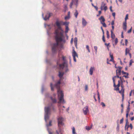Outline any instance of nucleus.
Wrapping results in <instances>:
<instances>
[{
  "mask_svg": "<svg viewBox=\"0 0 134 134\" xmlns=\"http://www.w3.org/2000/svg\"><path fill=\"white\" fill-rule=\"evenodd\" d=\"M94 49L95 51H96V53L97 52V47L96 46H94Z\"/></svg>",
  "mask_w": 134,
  "mask_h": 134,
  "instance_id": "nucleus-41",
  "label": "nucleus"
},
{
  "mask_svg": "<svg viewBox=\"0 0 134 134\" xmlns=\"http://www.w3.org/2000/svg\"><path fill=\"white\" fill-rule=\"evenodd\" d=\"M129 113H127L126 114V118H127L128 115H129Z\"/></svg>",
  "mask_w": 134,
  "mask_h": 134,
  "instance_id": "nucleus-50",
  "label": "nucleus"
},
{
  "mask_svg": "<svg viewBox=\"0 0 134 134\" xmlns=\"http://www.w3.org/2000/svg\"><path fill=\"white\" fill-rule=\"evenodd\" d=\"M86 48L87 49V50L88 51V52H90V51L89 49V47L88 45H87L86 46Z\"/></svg>",
  "mask_w": 134,
  "mask_h": 134,
  "instance_id": "nucleus-32",
  "label": "nucleus"
},
{
  "mask_svg": "<svg viewBox=\"0 0 134 134\" xmlns=\"http://www.w3.org/2000/svg\"><path fill=\"white\" fill-rule=\"evenodd\" d=\"M123 77H125L126 78H127L128 77L127 76V75L126 76L124 75L123 76Z\"/></svg>",
  "mask_w": 134,
  "mask_h": 134,
  "instance_id": "nucleus-57",
  "label": "nucleus"
},
{
  "mask_svg": "<svg viewBox=\"0 0 134 134\" xmlns=\"http://www.w3.org/2000/svg\"><path fill=\"white\" fill-rule=\"evenodd\" d=\"M125 45L126 46H127V43L128 42L127 40V39H125Z\"/></svg>",
  "mask_w": 134,
  "mask_h": 134,
  "instance_id": "nucleus-45",
  "label": "nucleus"
},
{
  "mask_svg": "<svg viewBox=\"0 0 134 134\" xmlns=\"http://www.w3.org/2000/svg\"><path fill=\"white\" fill-rule=\"evenodd\" d=\"M70 17L69 16H66L65 17V20L68 19H69L70 18Z\"/></svg>",
  "mask_w": 134,
  "mask_h": 134,
  "instance_id": "nucleus-39",
  "label": "nucleus"
},
{
  "mask_svg": "<svg viewBox=\"0 0 134 134\" xmlns=\"http://www.w3.org/2000/svg\"><path fill=\"white\" fill-rule=\"evenodd\" d=\"M107 37L108 38H109V32L107 30Z\"/></svg>",
  "mask_w": 134,
  "mask_h": 134,
  "instance_id": "nucleus-29",
  "label": "nucleus"
},
{
  "mask_svg": "<svg viewBox=\"0 0 134 134\" xmlns=\"http://www.w3.org/2000/svg\"><path fill=\"white\" fill-rule=\"evenodd\" d=\"M102 40L104 42H105V37L104 35H103L102 37Z\"/></svg>",
  "mask_w": 134,
  "mask_h": 134,
  "instance_id": "nucleus-37",
  "label": "nucleus"
},
{
  "mask_svg": "<svg viewBox=\"0 0 134 134\" xmlns=\"http://www.w3.org/2000/svg\"><path fill=\"white\" fill-rule=\"evenodd\" d=\"M66 28H65V33H66L68 32V31L69 30L68 26H67L66 25Z\"/></svg>",
  "mask_w": 134,
  "mask_h": 134,
  "instance_id": "nucleus-22",
  "label": "nucleus"
},
{
  "mask_svg": "<svg viewBox=\"0 0 134 134\" xmlns=\"http://www.w3.org/2000/svg\"><path fill=\"white\" fill-rule=\"evenodd\" d=\"M52 13H48L46 15L45 17L44 18V19L45 20H48L50 17L52 16Z\"/></svg>",
  "mask_w": 134,
  "mask_h": 134,
  "instance_id": "nucleus-13",
  "label": "nucleus"
},
{
  "mask_svg": "<svg viewBox=\"0 0 134 134\" xmlns=\"http://www.w3.org/2000/svg\"><path fill=\"white\" fill-rule=\"evenodd\" d=\"M66 37L67 40H68V36L66 34Z\"/></svg>",
  "mask_w": 134,
  "mask_h": 134,
  "instance_id": "nucleus-58",
  "label": "nucleus"
},
{
  "mask_svg": "<svg viewBox=\"0 0 134 134\" xmlns=\"http://www.w3.org/2000/svg\"><path fill=\"white\" fill-rule=\"evenodd\" d=\"M64 74L63 72H61L60 71H59V76L60 78V79H61L62 77Z\"/></svg>",
  "mask_w": 134,
  "mask_h": 134,
  "instance_id": "nucleus-18",
  "label": "nucleus"
},
{
  "mask_svg": "<svg viewBox=\"0 0 134 134\" xmlns=\"http://www.w3.org/2000/svg\"><path fill=\"white\" fill-rule=\"evenodd\" d=\"M129 107L127 108V111H126V113H129V111H130V108H129Z\"/></svg>",
  "mask_w": 134,
  "mask_h": 134,
  "instance_id": "nucleus-34",
  "label": "nucleus"
},
{
  "mask_svg": "<svg viewBox=\"0 0 134 134\" xmlns=\"http://www.w3.org/2000/svg\"><path fill=\"white\" fill-rule=\"evenodd\" d=\"M69 23L67 22H63V23H62V25H65V27H66V26L67 25V26H68V25L69 24Z\"/></svg>",
  "mask_w": 134,
  "mask_h": 134,
  "instance_id": "nucleus-23",
  "label": "nucleus"
},
{
  "mask_svg": "<svg viewBox=\"0 0 134 134\" xmlns=\"http://www.w3.org/2000/svg\"><path fill=\"white\" fill-rule=\"evenodd\" d=\"M99 19L101 23L103 25V26L104 27H106L107 25L104 23L105 19L103 16H101L100 18H99Z\"/></svg>",
  "mask_w": 134,
  "mask_h": 134,
  "instance_id": "nucleus-6",
  "label": "nucleus"
},
{
  "mask_svg": "<svg viewBox=\"0 0 134 134\" xmlns=\"http://www.w3.org/2000/svg\"><path fill=\"white\" fill-rule=\"evenodd\" d=\"M132 90H131V92H130V94H129V96H131V94H132Z\"/></svg>",
  "mask_w": 134,
  "mask_h": 134,
  "instance_id": "nucleus-54",
  "label": "nucleus"
},
{
  "mask_svg": "<svg viewBox=\"0 0 134 134\" xmlns=\"http://www.w3.org/2000/svg\"><path fill=\"white\" fill-rule=\"evenodd\" d=\"M94 8H95V9H96V10H98V8L96 6H94Z\"/></svg>",
  "mask_w": 134,
  "mask_h": 134,
  "instance_id": "nucleus-53",
  "label": "nucleus"
},
{
  "mask_svg": "<svg viewBox=\"0 0 134 134\" xmlns=\"http://www.w3.org/2000/svg\"><path fill=\"white\" fill-rule=\"evenodd\" d=\"M123 121V119L122 118L120 120V124H121L122 123Z\"/></svg>",
  "mask_w": 134,
  "mask_h": 134,
  "instance_id": "nucleus-44",
  "label": "nucleus"
},
{
  "mask_svg": "<svg viewBox=\"0 0 134 134\" xmlns=\"http://www.w3.org/2000/svg\"><path fill=\"white\" fill-rule=\"evenodd\" d=\"M128 123V119H127V118L126 119V125H125V130H126V126H127V124Z\"/></svg>",
  "mask_w": 134,
  "mask_h": 134,
  "instance_id": "nucleus-30",
  "label": "nucleus"
},
{
  "mask_svg": "<svg viewBox=\"0 0 134 134\" xmlns=\"http://www.w3.org/2000/svg\"><path fill=\"white\" fill-rule=\"evenodd\" d=\"M130 56V58H131V53H129Z\"/></svg>",
  "mask_w": 134,
  "mask_h": 134,
  "instance_id": "nucleus-62",
  "label": "nucleus"
},
{
  "mask_svg": "<svg viewBox=\"0 0 134 134\" xmlns=\"http://www.w3.org/2000/svg\"><path fill=\"white\" fill-rule=\"evenodd\" d=\"M72 55L73 58V59L74 61L75 62H76V60L75 58V57H77L78 55L77 53L75 51L74 49H73L72 51Z\"/></svg>",
  "mask_w": 134,
  "mask_h": 134,
  "instance_id": "nucleus-11",
  "label": "nucleus"
},
{
  "mask_svg": "<svg viewBox=\"0 0 134 134\" xmlns=\"http://www.w3.org/2000/svg\"><path fill=\"white\" fill-rule=\"evenodd\" d=\"M62 21H59L57 20L56 22V24L58 29L62 30V31L59 32L57 30L55 31L56 35L55 38L56 43L53 45L52 48V51L53 53H56L59 47H62V44L65 42V37L63 35V31L62 30L60 26L62 25Z\"/></svg>",
  "mask_w": 134,
  "mask_h": 134,
  "instance_id": "nucleus-1",
  "label": "nucleus"
},
{
  "mask_svg": "<svg viewBox=\"0 0 134 134\" xmlns=\"http://www.w3.org/2000/svg\"><path fill=\"white\" fill-rule=\"evenodd\" d=\"M101 11H99V15H100V14H101Z\"/></svg>",
  "mask_w": 134,
  "mask_h": 134,
  "instance_id": "nucleus-63",
  "label": "nucleus"
},
{
  "mask_svg": "<svg viewBox=\"0 0 134 134\" xmlns=\"http://www.w3.org/2000/svg\"><path fill=\"white\" fill-rule=\"evenodd\" d=\"M94 70V67H91L89 70V72L90 74L92 75L93 74V70Z\"/></svg>",
  "mask_w": 134,
  "mask_h": 134,
  "instance_id": "nucleus-17",
  "label": "nucleus"
},
{
  "mask_svg": "<svg viewBox=\"0 0 134 134\" xmlns=\"http://www.w3.org/2000/svg\"><path fill=\"white\" fill-rule=\"evenodd\" d=\"M83 110L84 114L85 115H86L87 113L89 112L88 106H86L83 109Z\"/></svg>",
  "mask_w": 134,
  "mask_h": 134,
  "instance_id": "nucleus-14",
  "label": "nucleus"
},
{
  "mask_svg": "<svg viewBox=\"0 0 134 134\" xmlns=\"http://www.w3.org/2000/svg\"><path fill=\"white\" fill-rule=\"evenodd\" d=\"M78 14V12L76 10H75V12L74 14V15L76 18H77Z\"/></svg>",
  "mask_w": 134,
  "mask_h": 134,
  "instance_id": "nucleus-20",
  "label": "nucleus"
},
{
  "mask_svg": "<svg viewBox=\"0 0 134 134\" xmlns=\"http://www.w3.org/2000/svg\"><path fill=\"white\" fill-rule=\"evenodd\" d=\"M115 43L116 44H117L118 42V39L117 38H116L115 40Z\"/></svg>",
  "mask_w": 134,
  "mask_h": 134,
  "instance_id": "nucleus-33",
  "label": "nucleus"
},
{
  "mask_svg": "<svg viewBox=\"0 0 134 134\" xmlns=\"http://www.w3.org/2000/svg\"><path fill=\"white\" fill-rule=\"evenodd\" d=\"M101 105H102V106L103 107H105V104L103 102H102L101 103Z\"/></svg>",
  "mask_w": 134,
  "mask_h": 134,
  "instance_id": "nucleus-43",
  "label": "nucleus"
},
{
  "mask_svg": "<svg viewBox=\"0 0 134 134\" xmlns=\"http://www.w3.org/2000/svg\"><path fill=\"white\" fill-rule=\"evenodd\" d=\"M132 27H131V29L127 31V33H130L132 31Z\"/></svg>",
  "mask_w": 134,
  "mask_h": 134,
  "instance_id": "nucleus-38",
  "label": "nucleus"
},
{
  "mask_svg": "<svg viewBox=\"0 0 134 134\" xmlns=\"http://www.w3.org/2000/svg\"><path fill=\"white\" fill-rule=\"evenodd\" d=\"M51 99L53 103H56L57 100L55 98H54L51 97Z\"/></svg>",
  "mask_w": 134,
  "mask_h": 134,
  "instance_id": "nucleus-19",
  "label": "nucleus"
},
{
  "mask_svg": "<svg viewBox=\"0 0 134 134\" xmlns=\"http://www.w3.org/2000/svg\"><path fill=\"white\" fill-rule=\"evenodd\" d=\"M88 86L87 85H86L85 86V91H87L88 90Z\"/></svg>",
  "mask_w": 134,
  "mask_h": 134,
  "instance_id": "nucleus-36",
  "label": "nucleus"
},
{
  "mask_svg": "<svg viewBox=\"0 0 134 134\" xmlns=\"http://www.w3.org/2000/svg\"><path fill=\"white\" fill-rule=\"evenodd\" d=\"M114 24V20H113L112 21L111 24L112 25H113Z\"/></svg>",
  "mask_w": 134,
  "mask_h": 134,
  "instance_id": "nucleus-48",
  "label": "nucleus"
},
{
  "mask_svg": "<svg viewBox=\"0 0 134 134\" xmlns=\"http://www.w3.org/2000/svg\"><path fill=\"white\" fill-rule=\"evenodd\" d=\"M128 15L127 14L126 15L125 17V21L123 22V29L125 31H126L127 28V21L126 20L128 19Z\"/></svg>",
  "mask_w": 134,
  "mask_h": 134,
  "instance_id": "nucleus-5",
  "label": "nucleus"
},
{
  "mask_svg": "<svg viewBox=\"0 0 134 134\" xmlns=\"http://www.w3.org/2000/svg\"><path fill=\"white\" fill-rule=\"evenodd\" d=\"M132 62H131V61L130 62V63H129V65H132Z\"/></svg>",
  "mask_w": 134,
  "mask_h": 134,
  "instance_id": "nucleus-60",
  "label": "nucleus"
},
{
  "mask_svg": "<svg viewBox=\"0 0 134 134\" xmlns=\"http://www.w3.org/2000/svg\"><path fill=\"white\" fill-rule=\"evenodd\" d=\"M113 60H114L113 58H111V59H110V61H113Z\"/></svg>",
  "mask_w": 134,
  "mask_h": 134,
  "instance_id": "nucleus-59",
  "label": "nucleus"
},
{
  "mask_svg": "<svg viewBox=\"0 0 134 134\" xmlns=\"http://www.w3.org/2000/svg\"><path fill=\"white\" fill-rule=\"evenodd\" d=\"M93 97H94V99H95V101H97V100H96V98H95V96H94Z\"/></svg>",
  "mask_w": 134,
  "mask_h": 134,
  "instance_id": "nucleus-64",
  "label": "nucleus"
},
{
  "mask_svg": "<svg viewBox=\"0 0 134 134\" xmlns=\"http://www.w3.org/2000/svg\"><path fill=\"white\" fill-rule=\"evenodd\" d=\"M122 74H126L127 76H128L129 75L128 73H127V72H124L123 71H122Z\"/></svg>",
  "mask_w": 134,
  "mask_h": 134,
  "instance_id": "nucleus-35",
  "label": "nucleus"
},
{
  "mask_svg": "<svg viewBox=\"0 0 134 134\" xmlns=\"http://www.w3.org/2000/svg\"><path fill=\"white\" fill-rule=\"evenodd\" d=\"M68 65L66 63L64 62L62 64H60L59 65V66L60 69H63L64 68H67Z\"/></svg>",
  "mask_w": 134,
  "mask_h": 134,
  "instance_id": "nucleus-10",
  "label": "nucleus"
},
{
  "mask_svg": "<svg viewBox=\"0 0 134 134\" xmlns=\"http://www.w3.org/2000/svg\"><path fill=\"white\" fill-rule=\"evenodd\" d=\"M77 38H74V42L75 44V46H76L77 44Z\"/></svg>",
  "mask_w": 134,
  "mask_h": 134,
  "instance_id": "nucleus-25",
  "label": "nucleus"
},
{
  "mask_svg": "<svg viewBox=\"0 0 134 134\" xmlns=\"http://www.w3.org/2000/svg\"><path fill=\"white\" fill-rule=\"evenodd\" d=\"M60 84H51V87L52 91L54 90V89H57V93L59 101L58 102V106L60 110L61 108L59 104L60 103L64 104L65 103V102L64 99V94L63 91L60 90Z\"/></svg>",
  "mask_w": 134,
  "mask_h": 134,
  "instance_id": "nucleus-2",
  "label": "nucleus"
},
{
  "mask_svg": "<svg viewBox=\"0 0 134 134\" xmlns=\"http://www.w3.org/2000/svg\"><path fill=\"white\" fill-rule=\"evenodd\" d=\"M110 55L111 58H113V55H111V53H110Z\"/></svg>",
  "mask_w": 134,
  "mask_h": 134,
  "instance_id": "nucleus-49",
  "label": "nucleus"
},
{
  "mask_svg": "<svg viewBox=\"0 0 134 134\" xmlns=\"http://www.w3.org/2000/svg\"><path fill=\"white\" fill-rule=\"evenodd\" d=\"M106 4L104 3V2H102L100 9L101 10L104 9L105 11L107 9V6H105Z\"/></svg>",
  "mask_w": 134,
  "mask_h": 134,
  "instance_id": "nucleus-9",
  "label": "nucleus"
},
{
  "mask_svg": "<svg viewBox=\"0 0 134 134\" xmlns=\"http://www.w3.org/2000/svg\"><path fill=\"white\" fill-rule=\"evenodd\" d=\"M78 0H73L72 2H71L70 4V7L71 8L72 7V6L73 4H75L76 7H77L78 5Z\"/></svg>",
  "mask_w": 134,
  "mask_h": 134,
  "instance_id": "nucleus-12",
  "label": "nucleus"
},
{
  "mask_svg": "<svg viewBox=\"0 0 134 134\" xmlns=\"http://www.w3.org/2000/svg\"><path fill=\"white\" fill-rule=\"evenodd\" d=\"M131 121L133 120L134 119V117H132L131 119Z\"/></svg>",
  "mask_w": 134,
  "mask_h": 134,
  "instance_id": "nucleus-55",
  "label": "nucleus"
},
{
  "mask_svg": "<svg viewBox=\"0 0 134 134\" xmlns=\"http://www.w3.org/2000/svg\"><path fill=\"white\" fill-rule=\"evenodd\" d=\"M120 84H117L116 85V84H114V86L115 88L114 90L116 91H118L119 90V87L120 86Z\"/></svg>",
  "mask_w": 134,
  "mask_h": 134,
  "instance_id": "nucleus-16",
  "label": "nucleus"
},
{
  "mask_svg": "<svg viewBox=\"0 0 134 134\" xmlns=\"http://www.w3.org/2000/svg\"><path fill=\"white\" fill-rule=\"evenodd\" d=\"M97 95H98V97L99 100H100V96L99 94V92L97 91Z\"/></svg>",
  "mask_w": 134,
  "mask_h": 134,
  "instance_id": "nucleus-42",
  "label": "nucleus"
},
{
  "mask_svg": "<svg viewBox=\"0 0 134 134\" xmlns=\"http://www.w3.org/2000/svg\"><path fill=\"white\" fill-rule=\"evenodd\" d=\"M58 125L59 127V130L58 131L57 130L56 131V133L57 134H62L60 125H62L63 124L62 122L63 121V119L62 117L59 116L58 118Z\"/></svg>",
  "mask_w": 134,
  "mask_h": 134,
  "instance_id": "nucleus-4",
  "label": "nucleus"
},
{
  "mask_svg": "<svg viewBox=\"0 0 134 134\" xmlns=\"http://www.w3.org/2000/svg\"><path fill=\"white\" fill-rule=\"evenodd\" d=\"M109 43L108 44H107V43H105V45L107 46H108L109 45Z\"/></svg>",
  "mask_w": 134,
  "mask_h": 134,
  "instance_id": "nucleus-56",
  "label": "nucleus"
},
{
  "mask_svg": "<svg viewBox=\"0 0 134 134\" xmlns=\"http://www.w3.org/2000/svg\"><path fill=\"white\" fill-rule=\"evenodd\" d=\"M45 114L44 115V120L47 122L48 120L49 116L51 114V108L50 107H47L45 108Z\"/></svg>",
  "mask_w": 134,
  "mask_h": 134,
  "instance_id": "nucleus-3",
  "label": "nucleus"
},
{
  "mask_svg": "<svg viewBox=\"0 0 134 134\" xmlns=\"http://www.w3.org/2000/svg\"><path fill=\"white\" fill-rule=\"evenodd\" d=\"M72 133L73 134H75V129L74 127H73L72 129Z\"/></svg>",
  "mask_w": 134,
  "mask_h": 134,
  "instance_id": "nucleus-31",
  "label": "nucleus"
},
{
  "mask_svg": "<svg viewBox=\"0 0 134 134\" xmlns=\"http://www.w3.org/2000/svg\"><path fill=\"white\" fill-rule=\"evenodd\" d=\"M117 77V76H115L114 77H113V82L114 84H115V80L116 79Z\"/></svg>",
  "mask_w": 134,
  "mask_h": 134,
  "instance_id": "nucleus-27",
  "label": "nucleus"
},
{
  "mask_svg": "<svg viewBox=\"0 0 134 134\" xmlns=\"http://www.w3.org/2000/svg\"><path fill=\"white\" fill-rule=\"evenodd\" d=\"M129 126L131 127V129H132V127H132V124H130L129 126L128 125V126H127V129H126L127 130H128V129L129 128Z\"/></svg>",
  "mask_w": 134,
  "mask_h": 134,
  "instance_id": "nucleus-28",
  "label": "nucleus"
},
{
  "mask_svg": "<svg viewBox=\"0 0 134 134\" xmlns=\"http://www.w3.org/2000/svg\"><path fill=\"white\" fill-rule=\"evenodd\" d=\"M82 24L83 26H85L87 24V22L83 18L82 19Z\"/></svg>",
  "mask_w": 134,
  "mask_h": 134,
  "instance_id": "nucleus-15",
  "label": "nucleus"
},
{
  "mask_svg": "<svg viewBox=\"0 0 134 134\" xmlns=\"http://www.w3.org/2000/svg\"><path fill=\"white\" fill-rule=\"evenodd\" d=\"M116 76L118 78H120V79L121 80V81L122 82V83H123V82L122 81V79H123L122 77H119V76L121 74V69H120L119 70H116Z\"/></svg>",
  "mask_w": 134,
  "mask_h": 134,
  "instance_id": "nucleus-7",
  "label": "nucleus"
},
{
  "mask_svg": "<svg viewBox=\"0 0 134 134\" xmlns=\"http://www.w3.org/2000/svg\"><path fill=\"white\" fill-rule=\"evenodd\" d=\"M70 12H68V16H70Z\"/></svg>",
  "mask_w": 134,
  "mask_h": 134,
  "instance_id": "nucleus-61",
  "label": "nucleus"
},
{
  "mask_svg": "<svg viewBox=\"0 0 134 134\" xmlns=\"http://www.w3.org/2000/svg\"><path fill=\"white\" fill-rule=\"evenodd\" d=\"M62 57V59L64 61L65 60V57L64 56H63L62 53L59 52L58 53V58L59 59V60H58L57 62V65H58L59 64V60Z\"/></svg>",
  "mask_w": 134,
  "mask_h": 134,
  "instance_id": "nucleus-8",
  "label": "nucleus"
},
{
  "mask_svg": "<svg viewBox=\"0 0 134 134\" xmlns=\"http://www.w3.org/2000/svg\"><path fill=\"white\" fill-rule=\"evenodd\" d=\"M129 50L127 48H126L125 50V55H126L128 53H129Z\"/></svg>",
  "mask_w": 134,
  "mask_h": 134,
  "instance_id": "nucleus-24",
  "label": "nucleus"
},
{
  "mask_svg": "<svg viewBox=\"0 0 134 134\" xmlns=\"http://www.w3.org/2000/svg\"><path fill=\"white\" fill-rule=\"evenodd\" d=\"M52 121H50L49 122V123L48 125H47V126H51L52 125H51V123H52Z\"/></svg>",
  "mask_w": 134,
  "mask_h": 134,
  "instance_id": "nucleus-40",
  "label": "nucleus"
},
{
  "mask_svg": "<svg viewBox=\"0 0 134 134\" xmlns=\"http://www.w3.org/2000/svg\"><path fill=\"white\" fill-rule=\"evenodd\" d=\"M91 127H89V126H86V129L87 130L89 131L90 130L91 128Z\"/></svg>",
  "mask_w": 134,
  "mask_h": 134,
  "instance_id": "nucleus-26",
  "label": "nucleus"
},
{
  "mask_svg": "<svg viewBox=\"0 0 134 134\" xmlns=\"http://www.w3.org/2000/svg\"><path fill=\"white\" fill-rule=\"evenodd\" d=\"M115 13H112V15L113 16L114 18L115 17Z\"/></svg>",
  "mask_w": 134,
  "mask_h": 134,
  "instance_id": "nucleus-47",
  "label": "nucleus"
},
{
  "mask_svg": "<svg viewBox=\"0 0 134 134\" xmlns=\"http://www.w3.org/2000/svg\"><path fill=\"white\" fill-rule=\"evenodd\" d=\"M115 37V34L113 33V32H111V37L113 39H114Z\"/></svg>",
  "mask_w": 134,
  "mask_h": 134,
  "instance_id": "nucleus-21",
  "label": "nucleus"
},
{
  "mask_svg": "<svg viewBox=\"0 0 134 134\" xmlns=\"http://www.w3.org/2000/svg\"><path fill=\"white\" fill-rule=\"evenodd\" d=\"M112 6H110V10L111 12H113V10L112 9Z\"/></svg>",
  "mask_w": 134,
  "mask_h": 134,
  "instance_id": "nucleus-46",
  "label": "nucleus"
},
{
  "mask_svg": "<svg viewBox=\"0 0 134 134\" xmlns=\"http://www.w3.org/2000/svg\"><path fill=\"white\" fill-rule=\"evenodd\" d=\"M101 30H102V32H103V35H104V30H103V29L102 27H101Z\"/></svg>",
  "mask_w": 134,
  "mask_h": 134,
  "instance_id": "nucleus-52",
  "label": "nucleus"
},
{
  "mask_svg": "<svg viewBox=\"0 0 134 134\" xmlns=\"http://www.w3.org/2000/svg\"><path fill=\"white\" fill-rule=\"evenodd\" d=\"M121 37L122 38H124V36L123 35V32H122L121 33Z\"/></svg>",
  "mask_w": 134,
  "mask_h": 134,
  "instance_id": "nucleus-51",
  "label": "nucleus"
}]
</instances>
